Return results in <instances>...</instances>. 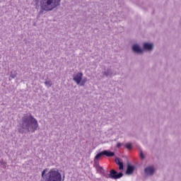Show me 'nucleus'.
<instances>
[{
	"label": "nucleus",
	"instance_id": "8",
	"mask_svg": "<svg viewBox=\"0 0 181 181\" xmlns=\"http://www.w3.org/2000/svg\"><path fill=\"white\" fill-rule=\"evenodd\" d=\"M136 167L134 165H132L131 163H128L125 175H127L128 176H131V175H134V172H135Z\"/></svg>",
	"mask_w": 181,
	"mask_h": 181
},
{
	"label": "nucleus",
	"instance_id": "22",
	"mask_svg": "<svg viewBox=\"0 0 181 181\" xmlns=\"http://www.w3.org/2000/svg\"><path fill=\"white\" fill-rule=\"evenodd\" d=\"M120 146H122V144L121 143H117V148H119Z\"/></svg>",
	"mask_w": 181,
	"mask_h": 181
},
{
	"label": "nucleus",
	"instance_id": "20",
	"mask_svg": "<svg viewBox=\"0 0 181 181\" xmlns=\"http://www.w3.org/2000/svg\"><path fill=\"white\" fill-rule=\"evenodd\" d=\"M119 170H124V163L119 165Z\"/></svg>",
	"mask_w": 181,
	"mask_h": 181
},
{
	"label": "nucleus",
	"instance_id": "17",
	"mask_svg": "<svg viewBox=\"0 0 181 181\" xmlns=\"http://www.w3.org/2000/svg\"><path fill=\"white\" fill-rule=\"evenodd\" d=\"M98 159H95V157L94 158V167L97 168V166H100V165L98 164Z\"/></svg>",
	"mask_w": 181,
	"mask_h": 181
},
{
	"label": "nucleus",
	"instance_id": "4",
	"mask_svg": "<svg viewBox=\"0 0 181 181\" xmlns=\"http://www.w3.org/2000/svg\"><path fill=\"white\" fill-rule=\"evenodd\" d=\"M101 156H107V158H112L113 156H115V153L110 150H104L101 152L98 153L95 156V159H100Z\"/></svg>",
	"mask_w": 181,
	"mask_h": 181
},
{
	"label": "nucleus",
	"instance_id": "2",
	"mask_svg": "<svg viewBox=\"0 0 181 181\" xmlns=\"http://www.w3.org/2000/svg\"><path fill=\"white\" fill-rule=\"evenodd\" d=\"M60 2L62 0H40V13H43V11L46 12H50L53 9H57L58 6H60Z\"/></svg>",
	"mask_w": 181,
	"mask_h": 181
},
{
	"label": "nucleus",
	"instance_id": "10",
	"mask_svg": "<svg viewBox=\"0 0 181 181\" xmlns=\"http://www.w3.org/2000/svg\"><path fill=\"white\" fill-rule=\"evenodd\" d=\"M73 80L75 81V83H76V84H80L81 83V80H83V73L78 72L76 74V75L74 76Z\"/></svg>",
	"mask_w": 181,
	"mask_h": 181
},
{
	"label": "nucleus",
	"instance_id": "14",
	"mask_svg": "<svg viewBox=\"0 0 181 181\" xmlns=\"http://www.w3.org/2000/svg\"><path fill=\"white\" fill-rule=\"evenodd\" d=\"M16 71L11 72L10 77L8 78L9 80H11V78H16Z\"/></svg>",
	"mask_w": 181,
	"mask_h": 181
},
{
	"label": "nucleus",
	"instance_id": "6",
	"mask_svg": "<svg viewBox=\"0 0 181 181\" xmlns=\"http://www.w3.org/2000/svg\"><path fill=\"white\" fill-rule=\"evenodd\" d=\"M155 47L153 42H144L143 44V53L144 52H152Z\"/></svg>",
	"mask_w": 181,
	"mask_h": 181
},
{
	"label": "nucleus",
	"instance_id": "1",
	"mask_svg": "<svg viewBox=\"0 0 181 181\" xmlns=\"http://www.w3.org/2000/svg\"><path fill=\"white\" fill-rule=\"evenodd\" d=\"M39 128V123L37 120L32 115V114H25L21 118V124H20V127L18 128V134L22 135L29 134L31 132H35Z\"/></svg>",
	"mask_w": 181,
	"mask_h": 181
},
{
	"label": "nucleus",
	"instance_id": "15",
	"mask_svg": "<svg viewBox=\"0 0 181 181\" xmlns=\"http://www.w3.org/2000/svg\"><path fill=\"white\" fill-rule=\"evenodd\" d=\"M86 83H87V78H83L81 80V83H79V85H80L81 87H83V86H84L86 85Z\"/></svg>",
	"mask_w": 181,
	"mask_h": 181
},
{
	"label": "nucleus",
	"instance_id": "19",
	"mask_svg": "<svg viewBox=\"0 0 181 181\" xmlns=\"http://www.w3.org/2000/svg\"><path fill=\"white\" fill-rule=\"evenodd\" d=\"M140 158L142 160L145 159V155L144 154V152L142 151H140Z\"/></svg>",
	"mask_w": 181,
	"mask_h": 181
},
{
	"label": "nucleus",
	"instance_id": "9",
	"mask_svg": "<svg viewBox=\"0 0 181 181\" xmlns=\"http://www.w3.org/2000/svg\"><path fill=\"white\" fill-rule=\"evenodd\" d=\"M156 170L155 169V168L152 166H148L144 168V173L146 176H153V175H155Z\"/></svg>",
	"mask_w": 181,
	"mask_h": 181
},
{
	"label": "nucleus",
	"instance_id": "16",
	"mask_svg": "<svg viewBox=\"0 0 181 181\" xmlns=\"http://www.w3.org/2000/svg\"><path fill=\"white\" fill-rule=\"evenodd\" d=\"M125 148H127V149H132V144L131 143L126 144Z\"/></svg>",
	"mask_w": 181,
	"mask_h": 181
},
{
	"label": "nucleus",
	"instance_id": "11",
	"mask_svg": "<svg viewBox=\"0 0 181 181\" xmlns=\"http://www.w3.org/2000/svg\"><path fill=\"white\" fill-rule=\"evenodd\" d=\"M103 73V76H105V77H108V76L111 77L113 74V72L111 70V69H107L106 71H104Z\"/></svg>",
	"mask_w": 181,
	"mask_h": 181
},
{
	"label": "nucleus",
	"instance_id": "5",
	"mask_svg": "<svg viewBox=\"0 0 181 181\" xmlns=\"http://www.w3.org/2000/svg\"><path fill=\"white\" fill-rule=\"evenodd\" d=\"M122 176H124V173H117L115 169H112L110 170V173L107 175V177L117 180V179H121Z\"/></svg>",
	"mask_w": 181,
	"mask_h": 181
},
{
	"label": "nucleus",
	"instance_id": "13",
	"mask_svg": "<svg viewBox=\"0 0 181 181\" xmlns=\"http://www.w3.org/2000/svg\"><path fill=\"white\" fill-rule=\"evenodd\" d=\"M115 162L116 163V165H117L118 166L119 165H122V163H124V162L122 161V160H121L119 158H116L115 159Z\"/></svg>",
	"mask_w": 181,
	"mask_h": 181
},
{
	"label": "nucleus",
	"instance_id": "12",
	"mask_svg": "<svg viewBox=\"0 0 181 181\" xmlns=\"http://www.w3.org/2000/svg\"><path fill=\"white\" fill-rule=\"evenodd\" d=\"M96 170H97V172H98L99 173H101L102 175H105L104 168H103V167H101L100 165L96 166Z\"/></svg>",
	"mask_w": 181,
	"mask_h": 181
},
{
	"label": "nucleus",
	"instance_id": "7",
	"mask_svg": "<svg viewBox=\"0 0 181 181\" xmlns=\"http://www.w3.org/2000/svg\"><path fill=\"white\" fill-rule=\"evenodd\" d=\"M132 50L133 53H135L136 54H144V49L142 47H141V45H139V44H134L132 46Z\"/></svg>",
	"mask_w": 181,
	"mask_h": 181
},
{
	"label": "nucleus",
	"instance_id": "3",
	"mask_svg": "<svg viewBox=\"0 0 181 181\" xmlns=\"http://www.w3.org/2000/svg\"><path fill=\"white\" fill-rule=\"evenodd\" d=\"M49 169L45 168L41 173V181H62V174L57 170H50L46 173Z\"/></svg>",
	"mask_w": 181,
	"mask_h": 181
},
{
	"label": "nucleus",
	"instance_id": "18",
	"mask_svg": "<svg viewBox=\"0 0 181 181\" xmlns=\"http://www.w3.org/2000/svg\"><path fill=\"white\" fill-rule=\"evenodd\" d=\"M45 86H48V87H52V81H47L45 82Z\"/></svg>",
	"mask_w": 181,
	"mask_h": 181
},
{
	"label": "nucleus",
	"instance_id": "21",
	"mask_svg": "<svg viewBox=\"0 0 181 181\" xmlns=\"http://www.w3.org/2000/svg\"><path fill=\"white\" fill-rule=\"evenodd\" d=\"M39 2H40V0H35L36 6H37V5H39Z\"/></svg>",
	"mask_w": 181,
	"mask_h": 181
}]
</instances>
